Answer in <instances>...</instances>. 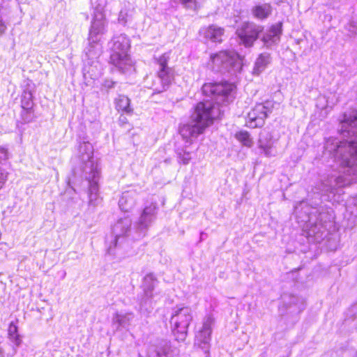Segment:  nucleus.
Masks as SVG:
<instances>
[{
    "label": "nucleus",
    "mask_w": 357,
    "mask_h": 357,
    "mask_svg": "<svg viewBox=\"0 0 357 357\" xmlns=\"http://www.w3.org/2000/svg\"><path fill=\"white\" fill-rule=\"evenodd\" d=\"M312 208L307 202H298L294 206L296 218L307 237L319 243L334 228V214L332 210L322 208L321 211Z\"/></svg>",
    "instance_id": "f257e3e1"
},
{
    "label": "nucleus",
    "mask_w": 357,
    "mask_h": 357,
    "mask_svg": "<svg viewBox=\"0 0 357 357\" xmlns=\"http://www.w3.org/2000/svg\"><path fill=\"white\" fill-rule=\"evenodd\" d=\"M192 320V310L189 307L176 306L173 309L170 323L176 340L183 342L185 340Z\"/></svg>",
    "instance_id": "f03ea898"
},
{
    "label": "nucleus",
    "mask_w": 357,
    "mask_h": 357,
    "mask_svg": "<svg viewBox=\"0 0 357 357\" xmlns=\"http://www.w3.org/2000/svg\"><path fill=\"white\" fill-rule=\"evenodd\" d=\"M264 27L251 21H245L239 24L235 31L240 44L245 47H251L259 38Z\"/></svg>",
    "instance_id": "7ed1b4c3"
},
{
    "label": "nucleus",
    "mask_w": 357,
    "mask_h": 357,
    "mask_svg": "<svg viewBox=\"0 0 357 357\" xmlns=\"http://www.w3.org/2000/svg\"><path fill=\"white\" fill-rule=\"evenodd\" d=\"M272 111L270 102L257 103L248 113L246 123L251 128H260L264 123L268 114Z\"/></svg>",
    "instance_id": "20e7f679"
},
{
    "label": "nucleus",
    "mask_w": 357,
    "mask_h": 357,
    "mask_svg": "<svg viewBox=\"0 0 357 357\" xmlns=\"http://www.w3.org/2000/svg\"><path fill=\"white\" fill-rule=\"evenodd\" d=\"M213 109L214 104L211 101H200L193 107L191 120L197 121L208 128L214 122Z\"/></svg>",
    "instance_id": "39448f33"
},
{
    "label": "nucleus",
    "mask_w": 357,
    "mask_h": 357,
    "mask_svg": "<svg viewBox=\"0 0 357 357\" xmlns=\"http://www.w3.org/2000/svg\"><path fill=\"white\" fill-rule=\"evenodd\" d=\"M156 62L159 68L157 71V77L160 80L162 89L167 90L175 80V71L168 66L169 57L165 54L160 56Z\"/></svg>",
    "instance_id": "423d86ee"
},
{
    "label": "nucleus",
    "mask_w": 357,
    "mask_h": 357,
    "mask_svg": "<svg viewBox=\"0 0 357 357\" xmlns=\"http://www.w3.org/2000/svg\"><path fill=\"white\" fill-rule=\"evenodd\" d=\"M236 85L228 82H208L202 86L203 93L206 96L227 98L235 90Z\"/></svg>",
    "instance_id": "0eeeda50"
},
{
    "label": "nucleus",
    "mask_w": 357,
    "mask_h": 357,
    "mask_svg": "<svg viewBox=\"0 0 357 357\" xmlns=\"http://www.w3.org/2000/svg\"><path fill=\"white\" fill-rule=\"evenodd\" d=\"M157 207L155 203L149 202V204L144 208L139 220L136 222L135 227L139 236L145 235L146 231L155 219Z\"/></svg>",
    "instance_id": "6e6552de"
},
{
    "label": "nucleus",
    "mask_w": 357,
    "mask_h": 357,
    "mask_svg": "<svg viewBox=\"0 0 357 357\" xmlns=\"http://www.w3.org/2000/svg\"><path fill=\"white\" fill-rule=\"evenodd\" d=\"M191 122L192 123H181L178 126L179 134L187 142H191L192 138H196L199 135H202L208 128L197 121L191 120Z\"/></svg>",
    "instance_id": "1a4fd4ad"
},
{
    "label": "nucleus",
    "mask_w": 357,
    "mask_h": 357,
    "mask_svg": "<svg viewBox=\"0 0 357 357\" xmlns=\"http://www.w3.org/2000/svg\"><path fill=\"white\" fill-rule=\"evenodd\" d=\"M213 324V319L211 316H206L203 321L202 326L199 329L196 335L195 340V344L204 349L206 351L209 348V342L211 340V326Z\"/></svg>",
    "instance_id": "9d476101"
},
{
    "label": "nucleus",
    "mask_w": 357,
    "mask_h": 357,
    "mask_svg": "<svg viewBox=\"0 0 357 357\" xmlns=\"http://www.w3.org/2000/svg\"><path fill=\"white\" fill-rule=\"evenodd\" d=\"M234 56L226 50L211 54L208 65L213 70H220L233 66Z\"/></svg>",
    "instance_id": "9b49d317"
},
{
    "label": "nucleus",
    "mask_w": 357,
    "mask_h": 357,
    "mask_svg": "<svg viewBox=\"0 0 357 357\" xmlns=\"http://www.w3.org/2000/svg\"><path fill=\"white\" fill-rule=\"evenodd\" d=\"M225 29L215 24L203 26L199 30V34L206 40L212 43H220L222 42V38L225 35Z\"/></svg>",
    "instance_id": "f8f14e48"
},
{
    "label": "nucleus",
    "mask_w": 357,
    "mask_h": 357,
    "mask_svg": "<svg viewBox=\"0 0 357 357\" xmlns=\"http://www.w3.org/2000/svg\"><path fill=\"white\" fill-rule=\"evenodd\" d=\"M109 63L118 68L123 73L128 66H132V61L128 53L111 51Z\"/></svg>",
    "instance_id": "ddd939ff"
},
{
    "label": "nucleus",
    "mask_w": 357,
    "mask_h": 357,
    "mask_svg": "<svg viewBox=\"0 0 357 357\" xmlns=\"http://www.w3.org/2000/svg\"><path fill=\"white\" fill-rule=\"evenodd\" d=\"M282 22H279L271 25L267 32L263 36L262 41L268 46L274 43L276 40H280L282 33Z\"/></svg>",
    "instance_id": "4468645a"
},
{
    "label": "nucleus",
    "mask_w": 357,
    "mask_h": 357,
    "mask_svg": "<svg viewBox=\"0 0 357 357\" xmlns=\"http://www.w3.org/2000/svg\"><path fill=\"white\" fill-rule=\"evenodd\" d=\"M131 225L132 222L128 218L119 220L114 225L113 227V233L115 235V246L120 237L128 235V232L130 231Z\"/></svg>",
    "instance_id": "2eb2a0df"
},
{
    "label": "nucleus",
    "mask_w": 357,
    "mask_h": 357,
    "mask_svg": "<svg viewBox=\"0 0 357 357\" xmlns=\"http://www.w3.org/2000/svg\"><path fill=\"white\" fill-rule=\"evenodd\" d=\"M132 312L119 313L116 312L112 317V324L116 328L120 330L121 328H128L134 319Z\"/></svg>",
    "instance_id": "dca6fc26"
},
{
    "label": "nucleus",
    "mask_w": 357,
    "mask_h": 357,
    "mask_svg": "<svg viewBox=\"0 0 357 357\" xmlns=\"http://www.w3.org/2000/svg\"><path fill=\"white\" fill-rule=\"evenodd\" d=\"M115 109L121 114H132L133 109L130 105V99L125 96L120 94L114 99Z\"/></svg>",
    "instance_id": "f3484780"
},
{
    "label": "nucleus",
    "mask_w": 357,
    "mask_h": 357,
    "mask_svg": "<svg viewBox=\"0 0 357 357\" xmlns=\"http://www.w3.org/2000/svg\"><path fill=\"white\" fill-rule=\"evenodd\" d=\"M272 13V6L270 3L257 4L252 8V14L257 20L263 21Z\"/></svg>",
    "instance_id": "a211bd4d"
},
{
    "label": "nucleus",
    "mask_w": 357,
    "mask_h": 357,
    "mask_svg": "<svg viewBox=\"0 0 357 357\" xmlns=\"http://www.w3.org/2000/svg\"><path fill=\"white\" fill-rule=\"evenodd\" d=\"M130 48V42L128 37L120 35L114 38L111 51L128 53Z\"/></svg>",
    "instance_id": "6ab92c4d"
},
{
    "label": "nucleus",
    "mask_w": 357,
    "mask_h": 357,
    "mask_svg": "<svg viewBox=\"0 0 357 357\" xmlns=\"http://www.w3.org/2000/svg\"><path fill=\"white\" fill-rule=\"evenodd\" d=\"M157 282V280L152 273H149L145 275L143 280L142 287L144 292V296L147 298L153 297V291L155 288V285Z\"/></svg>",
    "instance_id": "aec40b11"
},
{
    "label": "nucleus",
    "mask_w": 357,
    "mask_h": 357,
    "mask_svg": "<svg viewBox=\"0 0 357 357\" xmlns=\"http://www.w3.org/2000/svg\"><path fill=\"white\" fill-rule=\"evenodd\" d=\"M236 139L239 141L243 146L251 147L253 144L252 139L250 137V133L246 130H241L235 134Z\"/></svg>",
    "instance_id": "412c9836"
},
{
    "label": "nucleus",
    "mask_w": 357,
    "mask_h": 357,
    "mask_svg": "<svg viewBox=\"0 0 357 357\" xmlns=\"http://www.w3.org/2000/svg\"><path fill=\"white\" fill-rule=\"evenodd\" d=\"M156 352L158 357H171L172 347L170 343L167 341L162 342L157 348Z\"/></svg>",
    "instance_id": "4be33fe9"
},
{
    "label": "nucleus",
    "mask_w": 357,
    "mask_h": 357,
    "mask_svg": "<svg viewBox=\"0 0 357 357\" xmlns=\"http://www.w3.org/2000/svg\"><path fill=\"white\" fill-rule=\"evenodd\" d=\"M8 335L10 339L16 346L21 344L22 340L17 333V326L13 322H11L8 327Z\"/></svg>",
    "instance_id": "5701e85b"
},
{
    "label": "nucleus",
    "mask_w": 357,
    "mask_h": 357,
    "mask_svg": "<svg viewBox=\"0 0 357 357\" xmlns=\"http://www.w3.org/2000/svg\"><path fill=\"white\" fill-rule=\"evenodd\" d=\"M269 63V56L260 54L256 61V67L258 70H263Z\"/></svg>",
    "instance_id": "b1692460"
},
{
    "label": "nucleus",
    "mask_w": 357,
    "mask_h": 357,
    "mask_svg": "<svg viewBox=\"0 0 357 357\" xmlns=\"http://www.w3.org/2000/svg\"><path fill=\"white\" fill-rule=\"evenodd\" d=\"M346 209L351 216H354V218H357V202H349V204L346 206Z\"/></svg>",
    "instance_id": "393cba45"
},
{
    "label": "nucleus",
    "mask_w": 357,
    "mask_h": 357,
    "mask_svg": "<svg viewBox=\"0 0 357 357\" xmlns=\"http://www.w3.org/2000/svg\"><path fill=\"white\" fill-rule=\"evenodd\" d=\"M8 173L5 169L0 167V189L4 186L8 179Z\"/></svg>",
    "instance_id": "a878e982"
},
{
    "label": "nucleus",
    "mask_w": 357,
    "mask_h": 357,
    "mask_svg": "<svg viewBox=\"0 0 357 357\" xmlns=\"http://www.w3.org/2000/svg\"><path fill=\"white\" fill-rule=\"evenodd\" d=\"M8 159V152L5 148L0 147V164Z\"/></svg>",
    "instance_id": "bb28decb"
},
{
    "label": "nucleus",
    "mask_w": 357,
    "mask_h": 357,
    "mask_svg": "<svg viewBox=\"0 0 357 357\" xmlns=\"http://www.w3.org/2000/svg\"><path fill=\"white\" fill-rule=\"evenodd\" d=\"M189 153H179V159L182 162L183 164L186 165L188 164L190 160V157L189 155Z\"/></svg>",
    "instance_id": "cd10ccee"
},
{
    "label": "nucleus",
    "mask_w": 357,
    "mask_h": 357,
    "mask_svg": "<svg viewBox=\"0 0 357 357\" xmlns=\"http://www.w3.org/2000/svg\"><path fill=\"white\" fill-rule=\"evenodd\" d=\"M116 82L112 79H106L103 83L104 87L107 89H112L114 87Z\"/></svg>",
    "instance_id": "c85d7f7f"
},
{
    "label": "nucleus",
    "mask_w": 357,
    "mask_h": 357,
    "mask_svg": "<svg viewBox=\"0 0 357 357\" xmlns=\"http://www.w3.org/2000/svg\"><path fill=\"white\" fill-rule=\"evenodd\" d=\"M354 121H357V116H354V120H349V119L346 118V115H344L343 119L341 120V123L349 124L351 122H354Z\"/></svg>",
    "instance_id": "c756f323"
},
{
    "label": "nucleus",
    "mask_w": 357,
    "mask_h": 357,
    "mask_svg": "<svg viewBox=\"0 0 357 357\" xmlns=\"http://www.w3.org/2000/svg\"><path fill=\"white\" fill-rule=\"evenodd\" d=\"M6 26L2 20L0 19V35L5 32Z\"/></svg>",
    "instance_id": "7c9ffc66"
},
{
    "label": "nucleus",
    "mask_w": 357,
    "mask_h": 357,
    "mask_svg": "<svg viewBox=\"0 0 357 357\" xmlns=\"http://www.w3.org/2000/svg\"><path fill=\"white\" fill-rule=\"evenodd\" d=\"M181 2L182 4H183L185 6H188L189 3H194V4L197 3L196 0H181Z\"/></svg>",
    "instance_id": "2f4dec72"
},
{
    "label": "nucleus",
    "mask_w": 357,
    "mask_h": 357,
    "mask_svg": "<svg viewBox=\"0 0 357 357\" xmlns=\"http://www.w3.org/2000/svg\"><path fill=\"white\" fill-rule=\"evenodd\" d=\"M127 202H121V204H119V208L123 211L124 210V205L126 204Z\"/></svg>",
    "instance_id": "473e14b6"
},
{
    "label": "nucleus",
    "mask_w": 357,
    "mask_h": 357,
    "mask_svg": "<svg viewBox=\"0 0 357 357\" xmlns=\"http://www.w3.org/2000/svg\"><path fill=\"white\" fill-rule=\"evenodd\" d=\"M0 357H4V351L1 346H0Z\"/></svg>",
    "instance_id": "72a5a7b5"
},
{
    "label": "nucleus",
    "mask_w": 357,
    "mask_h": 357,
    "mask_svg": "<svg viewBox=\"0 0 357 357\" xmlns=\"http://www.w3.org/2000/svg\"><path fill=\"white\" fill-rule=\"evenodd\" d=\"M349 146H356V143L354 142H349Z\"/></svg>",
    "instance_id": "f704fd0d"
},
{
    "label": "nucleus",
    "mask_w": 357,
    "mask_h": 357,
    "mask_svg": "<svg viewBox=\"0 0 357 357\" xmlns=\"http://www.w3.org/2000/svg\"><path fill=\"white\" fill-rule=\"evenodd\" d=\"M92 155H93V151H92V150H90L89 153V158H91Z\"/></svg>",
    "instance_id": "c9c22d12"
},
{
    "label": "nucleus",
    "mask_w": 357,
    "mask_h": 357,
    "mask_svg": "<svg viewBox=\"0 0 357 357\" xmlns=\"http://www.w3.org/2000/svg\"><path fill=\"white\" fill-rule=\"evenodd\" d=\"M119 121H122L123 123H125L124 120L121 119V116L120 117Z\"/></svg>",
    "instance_id": "e433bc0d"
},
{
    "label": "nucleus",
    "mask_w": 357,
    "mask_h": 357,
    "mask_svg": "<svg viewBox=\"0 0 357 357\" xmlns=\"http://www.w3.org/2000/svg\"><path fill=\"white\" fill-rule=\"evenodd\" d=\"M88 146H89V145H87V144H84V147H85V149H88Z\"/></svg>",
    "instance_id": "4c0bfd02"
}]
</instances>
